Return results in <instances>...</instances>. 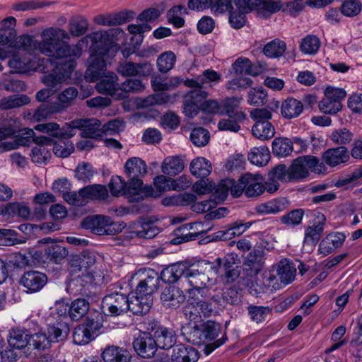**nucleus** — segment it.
<instances>
[{
    "label": "nucleus",
    "mask_w": 362,
    "mask_h": 362,
    "mask_svg": "<svg viewBox=\"0 0 362 362\" xmlns=\"http://www.w3.org/2000/svg\"><path fill=\"white\" fill-rule=\"evenodd\" d=\"M117 71L123 76L147 78L153 74V65L148 61L139 63L126 61L119 64Z\"/></svg>",
    "instance_id": "13"
},
{
    "label": "nucleus",
    "mask_w": 362,
    "mask_h": 362,
    "mask_svg": "<svg viewBox=\"0 0 362 362\" xmlns=\"http://www.w3.org/2000/svg\"><path fill=\"white\" fill-rule=\"evenodd\" d=\"M103 315L95 311L90 313L86 321L78 325L74 329L73 341L78 345L87 344L99 334L103 327Z\"/></svg>",
    "instance_id": "7"
},
{
    "label": "nucleus",
    "mask_w": 362,
    "mask_h": 362,
    "mask_svg": "<svg viewBox=\"0 0 362 362\" xmlns=\"http://www.w3.org/2000/svg\"><path fill=\"white\" fill-rule=\"evenodd\" d=\"M198 351L190 346L178 344L173 347L171 359L173 362H197Z\"/></svg>",
    "instance_id": "24"
},
{
    "label": "nucleus",
    "mask_w": 362,
    "mask_h": 362,
    "mask_svg": "<svg viewBox=\"0 0 362 362\" xmlns=\"http://www.w3.org/2000/svg\"><path fill=\"white\" fill-rule=\"evenodd\" d=\"M362 4L358 0H346L341 6V13L347 17L357 16L361 11Z\"/></svg>",
    "instance_id": "64"
},
{
    "label": "nucleus",
    "mask_w": 362,
    "mask_h": 362,
    "mask_svg": "<svg viewBox=\"0 0 362 362\" xmlns=\"http://www.w3.org/2000/svg\"><path fill=\"white\" fill-rule=\"evenodd\" d=\"M90 308L89 302L85 298L73 300L69 307V315L71 320L77 321L85 316Z\"/></svg>",
    "instance_id": "37"
},
{
    "label": "nucleus",
    "mask_w": 362,
    "mask_h": 362,
    "mask_svg": "<svg viewBox=\"0 0 362 362\" xmlns=\"http://www.w3.org/2000/svg\"><path fill=\"white\" fill-rule=\"evenodd\" d=\"M35 129L60 139L75 136L77 130L81 131L83 138L102 139L101 122L95 118L74 119L62 128L55 122L42 123L36 125Z\"/></svg>",
    "instance_id": "4"
},
{
    "label": "nucleus",
    "mask_w": 362,
    "mask_h": 362,
    "mask_svg": "<svg viewBox=\"0 0 362 362\" xmlns=\"http://www.w3.org/2000/svg\"><path fill=\"white\" fill-rule=\"evenodd\" d=\"M183 314L189 321L197 322L202 320L203 315L199 310V308L196 306V303L193 298L189 300L187 304L183 308Z\"/></svg>",
    "instance_id": "63"
},
{
    "label": "nucleus",
    "mask_w": 362,
    "mask_h": 362,
    "mask_svg": "<svg viewBox=\"0 0 362 362\" xmlns=\"http://www.w3.org/2000/svg\"><path fill=\"white\" fill-rule=\"evenodd\" d=\"M291 139L288 138H276L272 142V152L278 157H286L293 150Z\"/></svg>",
    "instance_id": "44"
},
{
    "label": "nucleus",
    "mask_w": 362,
    "mask_h": 362,
    "mask_svg": "<svg viewBox=\"0 0 362 362\" xmlns=\"http://www.w3.org/2000/svg\"><path fill=\"white\" fill-rule=\"evenodd\" d=\"M248 315L250 319L257 323L264 321L271 312V309L267 306L249 305L247 308Z\"/></svg>",
    "instance_id": "60"
},
{
    "label": "nucleus",
    "mask_w": 362,
    "mask_h": 362,
    "mask_svg": "<svg viewBox=\"0 0 362 362\" xmlns=\"http://www.w3.org/2000/svg\"><path fill=\"white\" fill-rule=\"evenodd\" d=\"M52 150L57 156L66 158L74 151V147L69 141L60 140L58 142L53 141Z\"/></svg>",
    "instance_id": "62"
},
{
    "label": "nucleus",
    "mask_w": 362,
    "mask_h": 362,
    "mask_svg": "<svg viewBox=\"0 0 362 362\" xmlns=\"http://www.w3.org/2000/svg\"><path fill=\"white\" fill-rule=\"evenodd\" d=\"M81 225L98 235H112L122 230L120 225L113 222L109 216L102 215L88 216L83 220Z\"/></svg>",
    "instance_id": "9"
},
{
    "label": "nucleus",
    "mask_w": 362,
    "mask_h": 362,
    "mask_svg": "<svg viewBox=\"0 0 362 362\" xmlns=\"http://www.w3.org/2000/svg\"><path fill=\"white\" fill-rule=\"evenodd\" d=\"M277 275L284 285L291 284L295 279L296 268L289 260L281 259L277 266Z\"/></svg>",
    "instance_id": "30"
},
{
    "label": "nucleus",
    "mask_w": 362,
    "mask_h": 362,
    "mask_svg": "<svg viewBox=\"0 0 362 362\" xmlns=\"http://www.w3.org/2000/svg\"><path fill=\"white\" fill-rule=\"evenodd\" d=\"M264 263V251L262 248L254 249L249 252L243 262V271L247 276H255L262 269Z\"/></svg>",
    "instance_id": "16"
},
{
    "label": "nucleus",
    "mask_w": 362,
    "mask_h": 362,
    "mask_svg": "<svg viewBox=\"0 0 362 362\" xmlns=\"http://www.w3.org/2000/svg\"><path fill=\"white\" fill-rule=\"evenodd\" d=\"M192 226H182L175 230V237L171 240L170 243L173 245H180L185 242L194 240L202 237V233H191L189 230Z\"/></svg>",
    "instance_id": "40"
},
{
    "label": "nucleus",
    "mask_w": 362,
    "mask_h": 362,
    "mask_svg": "<svg viewBox=\"0 0 362 362\" xmlns=\"http://www.w3.org/2000/svg\"><path fill=\"white\" fill-rule=\"evenodd\" d=\"M104 362H129L130 353L123 348L109 346L102 353Z\"/></svg>",
    "instance_id": "28"
},
{
    "label": "nucleus",
    "mask_w": 362,
    "mask_h": 362,
    "mask_svg": "<svg viewBox=\"0 0 362 362\" xmlns=\"http://www.w3.org/2000/svg\"><path fill=\"white\" fill-rule=\"evenodd\" d=\"M248 228L249 226L245 223L235 222L228 228L218 231L216 238L222 240H230L242 235Z\"/></svg>",
    "instance_id": "50"
},
{
    "label": "nucleus",
    "mask_w": 362,
    "mask_h": 362,
    "mask_svg": "<svg viewBox=\"0 0 362 362\" xmlns=\"http://www.w3.org/2000/svg\"><path fill=\"white\" fill-rule=\"evenodd\" d=\"M68 255V250L65 247L57 244L48 245L45 250V257L47 260L59 264Z\"/></svg>",
    "instance_id": "43"
},
{
    "label": "nucleus",
    "mask_w": 362,
    "mask_h": 362,
    "mask_svg": "<svg viewBox=\"0 0 362 362\" xmlns=\"http://www.w3.org/2000/svg\"><path fill=\"white\" fill-rule=\"evenodd\" d=\"M124 169L128 177H143L147 173L146 163L139 157L129 158L125 163Z\"/></svg>",
    "instance_id": "29"
},
{
    "label": "nucleus",
    "mask_w": 362,
    "mask_h": 362,
    "mask_svg": "<svg viewBox=\"0 0 362 362\" xmlns=\"http://www.w3.org/2000/svg\"><path fill=\"white\" fill-rule=\"evenodd\" d=\"M320 46L319 38L315 35H308L302 40L300 48L305 54H315Z\"/></svg>",
    "instance_id": "57"
},
{
    "label": "nucleus",
    "mask_w": 362,
    "mask_h": 362,
    "mask_svg": "<svg viewBox=\"0 0 362 362\" xmlns=\"http://www.w3.org/2000/svg\"><path fill=\"white\" fill-rule=\"evenodd\" d=\"M286 48V45L284 41L276 39L264 46L263 52L267 57L276 58L284 54Z\"/></svg>",
    "instance_id": "53"
},
{
    "label": "nucleus",
    "mask_w": 362,
    "mask_h": 362,
    "mask_svg": "<svg viewBox=\"0 0 362 362\" xmlns=\"http://www.w3.org/2000/svg\"><path fill=\"white\" fill-rule=\"evenodd\" d=\"M317 217L318 222L314 223L313 226L308 227L305 230V244L315 245L320 240L321 235L324 230V222L326 218L325 216L320 213H318Z\"/></svg>",
    "instance_id": "25"
},
{
    "label": "nucleus",
    "mask_w": 362,
    "mask_h": 362,
    "mask_svg": "<svg viewBox=\"0 0 362 362\" xmlns=\"http://www.w3.org/2000/svg\"><path fill=\"white\" fill-rule=\"evenodd\" d=\"M151 83L154 91L163 92L175 88L182 83V79L178 76H175L165 81L160 78L155 77L151 79Z\"/></svg>",
    "instance_id": "48"
},
{
    "label": "nucleus",
    "mask_w": 362,
    "mask_h": 362,
    "mask_svg": "<svg viewBox=\"0 0 362 362\" xmlns=\"http://www.w3.org/2000/svg\"><path fill=\"white\" fill-rule=\"evenodd\" d=\"M47 282L46 274L35 270L25 272L20 279V284L30 293L40 291Z\"/></svg>",
    "instance_id": "14"
},
{
    "label": "nucleus",
    "mask_w": 362,
    "mask_h": 362,
    "mask_svg": "<svg viewBox=\"0 0 362 362\" xmlns=\"http://www.w3.org/2000/svg\"><path fill=\"white\" fill-rule=\"evenodd\" d=\"M130 286H135L136 296L134 299H129L128 311L136 315L146 314L153 304L152 294L159 287L158 273L152 269H140L132 276Z\"/></svg>",
    "instance_id": "3"
},
{
    "label": "nucleus",
    "mask_w": 362,
    "mask_h": 362,
    "mask_svg": "<svg viewBox=\"0 0 362 362\" xmlns=\"http://www.w3.org/2000/svg\"><path fill=\"white\" fill-rule=\"evenodd\" d=\"M267 93L262 88H251L247 94V102L250 105L260 106L267 103Z\"/></svg>",
    "instance_id": "59"
},
{
    "label": "nucleus",
    "mask_w": 362,
    "mask_h": 362,
    "mask_svg": "<svg viewBox=\"0 0 362 362\" xmlns=\"http://www.w3.org/2000/svg\"><path fill=\"white\" fill-rule=\"evenodd\" d=\"M242 99L237 97L228 98L221 104V114L226 115L228 117L236 118L238 120H244L245 114L238 110Z\"/></svg>",
    "instance_id": "26"
},
{
    "label": "nucleus",
    "mask_w": 362,
    "mask_h": 362,
    "mask_svg": "<svg viewBox=\"0 0 362 362\" xmlns=\"http://www.w3.org/2000/svg\"><path fill=\"white\" fill-rule=\"evenodd\" d=\"M256 11L264 16H269L282 11V2L280 0H259Z\"/></svg>",
    "instance_id": "46"
},
{
    "label": "nucleus",
    "mask_w": 362,
    "mask_h": 362,
    "mask_svg": "<svg viewBox=\"0 0 362 362\" xmlns=\"http://www.w3.org/2000/svg\"><path fill=\"white\" fill-rule=\"evenodd\" d=\"M263 177L258 173H245L238 180V187L240 188L241 195L244 193L248 198L260 196L264 192Z\"/></svg>",
    "instance_id": "11"
},
{
    "label": "nucleus",
    "mask_w": 362,
    "mask_h": 362,
    "mask_svg": "<svg viewBox=\"0 0 362 362\" xmlns=\"http://www.w3.org/2000/svg\"><path fill=\"white\" fill-rule=\"evenodd\" d=\"M133 347L139 356L146 358L153 357L158 349L154 338L148 332H141L134 338Z\"/></svg>",
    "instance_id": "15"
},
{
    "label": "nucleus",
    "mask_w": 362,
    "mask_h": 362,
    "mask_svg": "<svg viewBox=\"0 0 362 362\" xmlns=\"http://www.w3.org/2000/svg\"><path fill=\"white\" fill-rule=\"evenodd\" d=\"M78 90L75 87H69L61 92L57 97L58 102L42 103L35 112L33 117L37 121L46 119L49 115L63 111L69 107L77 97Z\"/></svg>",
    "instance_id": "8"
},
{
    "label": "nucleus",
    "mask_w": 362,
    "mask_h": 362,
    "mask_svg": "<svg viewBox=\"0 0 362 362\" xmlns=\"http://www.w3.org/2000/svg\"><path fill=\"white\" fill-rule=\"evenodd\" d=\"M184 169V162L178 156L165 158L161 165V170L165 175L175 176Z\"/></svg>",
    "instance_id": "33"
},
{
    "label": "nucleus",
    "mask_w": 362,
    "mask_h": 362,
    "mask_svg": "<svg viewBox=\"0 0 362 362\" xmlns=\"http://www.w3.org/2000/svg\"><path fill=\"white\" fill-rule=\"evenodd\" d=\"M182 287L188 286L186 288L187 292L189 295L190 298H193V296L196 293L201 295L202 297H207L209 296V286L214 284V279L205 273L199 271L195 268L194 264H190L187 262Z\"/></svg>",
    "instance_id": "6"
},
{
    "label": "nucleus",
    "mask_w": 362,
    "mask_h": 362,
    "mask_svg": "<svg viewBox=\"0 0 362 362\" xmlns=\"http://www.w3.org/2000/svg\"><path fill=\"white\" fill-rule=\"evenodd\" d=\"M240 289L235 285L225 287L222 293V300L229 305H235L241 300Z\"/></svg>",
    "instance_id": "56"
},
{
    "label": "nucleus",
    "mask_w": 362,
    "mask_h": 362,
    "mask_svg": "<svg viewBox=\"0 0 362 362\" xmlns=\"http://www.w3.org/2000/svg\"><path fill=\"white\" fill-rule=\"evenodd\" d=\"M18 43L22 49L13 54L8 62V66L16 73H26L30 71L43 73L41 81L46 86H54L60 83L76 66L75 58L59 62L57 61L59 59L54 57L37 58L32 56L25 52L33 43V39L29 35L20 36Z\"/></svg>",
    "instance_id": "2"
},
{
    "label": "nucleus",
    "mask_w": 362,
    "mask_h": 362,
    "mask_svg": "<svg viewBox=\"0 0 362 362\" xmlns=\"http://www.w3.org/2000/svg\"><path fill=\"white\" fill-rule=\"evenodd\" d=\"M69 332L68 323L57 320L49 325L47 332L33 334L31 343L34 349L44 350L49 348L52 343H58L66 339Z\"/></svg>",
    "instance_id": "5"
},
{
    "label": "nucleus",
    "mask_w": 362,
    "mask_h": 362,
    "mask_svg": "<svg viewBox=\"0 0 362 362\" xmlns=\"http://www.w3.org/2000/svg\"><path fill=\"white\" fill-rule=\"evenodd\" d=\"M285 203L281 200L272 199L256 206V211L260 214H275L284 211Z\"/></svg>",
    "instance_id": "47"
},
{
    "label": "nucleus",
    "mask_w": 362,
    "mask_h": 362,
    "mask_svg": "<svg viewBox=\"0 0 362 362\" xmlns=\"http://www.w3.org/2000/svg\"><path fill=\"white\" fill-rule=\"evenodd\" d=\"M232 69L233 72L238 75L249 74L256 76L258 74L257 71H254L251 61L245 57L238 58L232 64Z\"/></svg>",
    "instance_id": "51"
},
{
    "label": "nucleus",
    "mask_w": 362,
    "mask_h": 362,
    "mask_svg": "<svg viewBox=\"0 0 362 362\" xmlns=\"http://www.w3.org/2000/svg\"><path fill=\"white\" fill-rule=\"evenodd\" d=\"M118 78L112 74L110 78H103L98 83V89L100 92L113 96L117 90H120V86L117 83Z\"/></svg>",
    "instance_id": "52"
},
{
    "label": "nucleus",
    "mask_w": 362,
    "mask_h": 362,
    "mask_svg": "<svg viewBox=\"0 0 362 362\" xmlns=\"http://www.w3.org/2000/svg\"><path fill=\"white\" fill-rule=\"evenodd\" d=\"M185 299L186 297L183 291L175 286L165 288L160 295L163 305L170 310L180 308Z\"/></svg>",
    "instance_id": "17"
},
{
    "label": "nucleus",
    "mask_w": 362,
    "mask_h": 362,
    "mask_svg": "<svg viewBox=\"0 0 362 362\" xmlns=\"http://www.w3.org/2000/svg\"><path fill=\"white\" fill-rule=\"evenodd\" d=\"M303 110L302 103L293 98L286 99L281 106V115L286 119L298 117L302 113Z\"/></svg>",
    "instance_id": "31"
},
{
    "label": "nucleus",
    "mask_w": 362,
    "mask_h": 362,
    "mask_svg": "<svg viewBox=\"0 0 362 362\" xmlns=\"http://www.w3.org/2000/svg\"><path fill=\"white\" fill-rule=\"evenodd\" d=\"M170 182H171V179H168L165 175H158L153 179V185L156 188V192H154L152 187H145V192L147 195L151 197L159 196L163 192L172 189L171 185H169Z\"/></svg>",
    "instance_id": "45"
},
{
    "label": "nucleus",
    "mask_w": 362,
    "mask_h": 362,
    "mask_svg": "<svg viewBox=\"0 0 362 362\" xmlns=\"http://www.w3.org/2000/svg\"><path fill=\"white\" fill-rule=\"evenodd\" d=\"M204 343L206 341L214 340L220 334L221 326L214 321H207L201 325Z\"/></svg>",
    "instance_id": "55"
},
{
    "label": "nucleus",
    "mask_w": 362,
    "mask_h": 362,
    "mask_svg": "<svg viewBox=\"0 0 362 362\" xmlns=\"http://www.w3.org/2000/svg\"><path fill=\"white\" fill-rule=\"evenodd\" d=\"M346 240V235L341 232H332L327 234L320 243L318 252L326 256L340 247Z\"/></svg>",
    "instance_id": "19"
},
{
    "label": "nucleus",
    "mask_w": 362,
    "mask_h": 362,
    "mask_svg": "<svg viewBox=\"0 0 362 362\" xmlns=\"http://www.w3.org/2000/svg\"><path fill=\"white\" fill-rule=\"evenodd\" d=\"M83 199L105 200L108 197V191L105 186L102 185H90L81 189Z\"/></svg>",
    "instance_id": "35"
},
{
    "label": "nucleus",
    "mask_w": 362,
    "mask_h": 362,
    "mask_svg": "<svg viewBox=\"0 0 362 362\" xmlns=\"http://www.w3.org/2000/svg\"><path fill=\"white\" fill-rule=\"evenodd\" d=\"M48 136H39L34 139L36 146L32 148L30 156L32 161L37 165H47L52 157L54 137Z\"/></svg>",
    "instance_id": "12"
},
{
    "label": "nucleus",
    "mask_w": 362,
    "mask_h": 362,
    "mask_svg": "<svg viewBox=\"0 0 362 362\" xmlns=\"http://www.w3.org/2000/svg\"><path fill=\"white\" fill-rule=\"evenodd\" d=\"M33 334L26 329H16L10 332L8 343L11 347L16 349H22L27 346L33 348L31 343Z\"/></svg>",
    "instance_id": "22"
},
{
    "label": "nucleus",
    "mask_w": 362,
    "mask_h": 362,
    "mask_svg": "<svg viewBox=\"0 0 362 362\" xmlns=\"http://www.w3.org/2000/svg\"><path fill=\"white\" fill-rule=\"evenodd\" d=\"M270 159V151L266 146L254 147L248 154V160L254 165L262 167L266 165Z\"/></svg>",
    "instance_id": "34"
},
{
    "label": "nucleus",
    "mask_w": 362,
    "mask_h": 362,
    "mask_svg": "<svg viewBox=\"0 0 362 362\" xmlns=\"http://www.w3.org/2000/svg\"><path fill=\"white\" fill-rule=\"evenodd\" d=\"M176 56L172 51H167L162 53L157 59V66L158 71L162 73H167L171 70L175 64Z\"/></svg>",
    "instance_id": "54"
},
{
    "label": "nucleus",
    "mask_w": 362,
    "mask_h": 362,
    "mask_svg": "<svg viewBox=\"0 0 362 362\" xmlns=\"http://www.w3.org/2000/svg\"><path fill=\"white\" fill-rule=\"evenodd\" d=\"M139 225V228L129 232V238L151 239L160 233V229L151 223L141 222Z\"/></svg>",
    "instance_id": "36"
},
{
    "label": "nucleus",
    "mask_w": 362,
    "mask_h": 362,
    "mask_svg": "<svg viewBox=\"0 0 362 362\" xmlns=\"http://www.w3.org/2000/svg\"><path fill=\"white\" fill-rule=\"evenodd\" d=\"M119 291L110 290L102 300L101 308L105 314L112 316L120 315L127 313L129 308L127 294Z\"/></svg>",
    "instance_id": "10"
},
{
    "label": "nucleus",
    "mask_w": 362,
    "mask_h": 362,
    "mask_svg": "<svg viewBox=\"0 0 362 362\" xmlns=\"http://www.w3.org/2000/svg\"><path fill=\"white\" fill-rule=\"evenodd\" d=\"M120 33H123V30L119 28L93 32L71 46L62 41L69 39L66 31L51 28L42 31V40L38 44V49L46 56L58 59L71 57L78 58L82 54L84 45H88L90 42V48L92 54L90 64L85 72V78L88 82H95L104 76L106 77L109 53L113 48L115 37Z\"/></svg>",
    "instance_id": "1"
},
{
    "label": "nucleus",
    "mask_w": 362,
    "mask_h": 362,
    "mask_svg": "<svg viewBox=\"0 0 362 362\" xmlns=\"http://www.w3.org/2000/svg\"><path fill=\"white\" fill-rule=\"evenodd\" d=\"M233 197L241 196L240 188L238 187L237 181L233 179H224L221 180L215 187L214 197L218 202H223L227 198L228 193Z\"/></svg>",
    "instance_id": "20"
},
{
    "label": "nucleus",
    "mask_w": 362,
    "mask_h": 362,
    "mask_svg": "<svg viewBox=\"0 0 362 362\" xmlns=\"http://www.w3.org/2000/svg\"><path fill=\"white\" fill-rule=\"evenodd\" d=\"M30 103V98L25 95H15L2 98L0 100V109L9 110L19 107Z\"/></svg>",
    "instance_id": "49"
},
{
    "label": "nucleus",
    "mask_w": 362,
    "mask_h": 362,
    "mask_svg": "<svg viewBox=\"0 0 362 362\" xmlns=\"http://www.w3.org/2000/svg\"><path fill=\"white\" fill-rule=\"evenodd\" d=\"M181 332L184 339L188 342L197 345L204 344L201 326L189 324L182 327Z\"/></svg>",
    "instance_id": "39"
},
{
    "label": "nucleus",
    "mask_w": 362,
    "mask_h": 362,
    "mask_svg": "<svg viewBox=\"0 0 362 362\" xmlns=\"http://www.w3.org/2000/svg\"><path fill=\"white\" fill-rule=\"evenodd\" d=\"M141 177H129V181L126 185V197L131 201H139L143 198L141 193L143 191V182Z\"/></svg>",
    "instance_id": "38"
},
{
    "label": "nucleus",
    "mask_w": 362,
    "mask_h": 362,
    "mask_svg": "<svg viewBox=\"0 0 362 362\" xmlns=\"http://www.w3.org/2000/svg\"><path fill=\"white\" fill-rule=\"evenodd\" d=\"M189 168L191 173L199 178L209 176L212 170L210 161L204 157H197L193 159Z\"/></svg>",
    "instance_id": "32"
},
{
    "label": "nucleus",
    "mask_w": 362,
    "mask_h": 362,
    "mask_svg": "<svg viewBox=\"0 0 362 362\" xmlns=\"http://www.w3.org/2000/svg\"><path fill=\"white\" fill-rule=\"evenodd\" d=\"M95 280L94 275L87 269H85L84 272H82L81 274L77 275L76 276L72 278L66 287V291L68 293H73L74 288L76 289L75 293H81L83 292V289L91 284L93 281Z\"/></svg>",
    "instance_id": "27"
},
{
    "label": "nucleus",
    "mask_w": 362,
    "mask_h": 362,
    "mask_svg": "<svg viewBox=\"0 0 362 362\" xmlns=\"http://www.w3.org/2000/svg\"><path fill=\"white\" fill-rule=\"evenodd\" d=\"M309 175V171L298 157L288 167V181H300Z\"/></svg>",
    "instance_id": "42"
},
{
    "label": "nucleus",
    "mask_w": 362,
    "mask_h": 362,
    "mask_svg": "<svg viewBox=\"0 0 362 362\" xmlns=\"http://www.w3.org/2000/svg\"><path fill=\"white\" fill-rule=\"evenodd\" d=\"M89 23L88 21L82 17H78L70 21L69 23V32L75 37H79L84 35L88 29Z\"/></svg>",
    "instance_id": "58"
},
{
    "label": "nucleus",
    "mask_w": 362,
    "mask_h": 362,
    "mask_svg": "<svg viewBox=\"0 0 362 362\" xmlns=\"http://www.w3.org/2000/svg\"><path fill=\"white\" fill-rule=\"evenodd\" d=\"M154 340L157 348L169 349L176 343V334L173 329L163 326L158 327L154 332Z\"/></svg>",
    "instance_id": "23"
},
{
    "label": "nucleus",
    "mask_w": 362,
    "mask_h": 362,
    "mask_svg": "<svg viewBox=\"0 0 362 362\" xmlns=\"http://www.w3.org/2000/svg\"><path fill=\"white\" fill-rule=\"evenodd\" d=\"M210 139V134L208 130L203 127H197L192 129L190 134L192 142L197 146H206Z\"/></svg>",
    "instance_id": "61"
},
{
    "label": "nucleus",
    "mask_w": 362,
    "mask_h": 362,
    "mask_svg": "<svg viewBox=\"0 0 362 362\" xmlns=\"http://www.w3.org/2000/svg\"><path fill=\"white\" fill-rule=\"evenodd\" d=\"M187 262H177L165 268L158 274L159 280L161 279L164 282L174 284L178 282L182 286L183 284Z\"/></svg>",
    "instance_id": "18"
},
{
    "label": "nucleus",
    "mask_w": 362,
    "mask_h": 362,
    "mask_svg": "<svg viewBox=\"0 0 362 362\" xmlns=\"http://www.w3.org/2000/svg\"><path fill=\"white\" fill-rule=\"evenodd\" d=\"M322 160L330 167H335L346 163L349 159V153L344 146L330 148L322 155Z\"/></svg>",
    "instance_id": "21"
},
{
    "label": "nucleus",
    "mask_w": 362,
    "mask_h": 362,
    "mask_svg": "<svg viewBox=\"0 0 362 362\" xmlns=\"http://www.w3.org/2000/svg\"><path fill=\"white\" fill-rule=\"evenodd\" d=\"M252 133L255 138L266 141L274 136L275 129L270 122L263 123L259 122L252 126Z\"/></svg>",
    "instance_id": "41"
}]
</instances>
